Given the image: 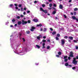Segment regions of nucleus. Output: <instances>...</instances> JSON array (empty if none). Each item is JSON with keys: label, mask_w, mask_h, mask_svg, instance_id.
Wrapping results in <instances>:
<instances>
[{"label": "nucleus", "mask_w": 78, "mask_h": 78, "mask_svg": "<svg viewBox=\"0 0 78 78\" xmlns=\"http://www.w3.org/2000/svg\"><path fill=\"white\" fill-rule=\"evenodd\" d=\"M53 6H54V7H56V4H55V3H54Z\"/></svg>", "instance_id": "obj_37"}, {"label": "nucleus", "mask_w": 78, "mask_h": 78, "mask_svg": "<svg viewBox=\"0 0 78 78\" xmlns=\"http://www.w3.org/2000/svg\"><path fill=\"white\" fill-rule=\"evenodd\" d=\"M15 8H16V9H18V7L17 6L15 7Z\"/></svg>", "instance_id": "obj_59"}, {"label": "nucleus", "mask_w": 78, "mask_h": 78, "mask_svg": "<svg viewBox=\"0 0 78 78\" xmlns=\"http://www.w3.org/2000/svg\"><path fill=\"white\" fill-rule=\"evenodd\" d=\"M25 51H27L28 49V47H26L25 48Z\"/></svg>", "instance_id": "obj_41"}, {"label": "nucleus", "mask_w": 78, "mask_h": 78, "mask_svg": "<svg viewBox=\"0 0 78 78\" xmlns=\"http://www.w3.org/2000/svg\"><path fill=\"white\" fill-rule=\"evenodd\" d=\"M42 24H41L37 25V27H42Z\"/></svg>", "instance_id": "obj_11"}, {"label": "nucleus", "mask_w": 78, "mask_h": 78, "mask_svg": "<svg viewBox=\"0 0 78 78\" xmlns=\"http://www.w3.org/2000/svg\"><path fill=\"white\" fill-rule=\"evenodd\" d=\"M21 23H22V22L21 21H18L17 22V24L19 25H21Z\"/></svg>", "instance_id": "obj_8"}, {"label": "nucleus", "mask_w": 78, "mask_h": 78, "mask_svg": "<svg viewBox=\"0 0 78 78\" xmlns=\"http://www.w3.org/2000/svg\"><path fill=\"white\" fill-rule=\"evenodd\" d=\"M45 43H43L42 46H45Z\"/></svg>", "instance_id": "obj_46"}, {"label": "nucleus", "mask_w": 78, "mask_h": 78, "mask_svg": "<svg viewBox=\"0 0 78 78\" xmlns=\"http://www.w3.org/2000/svg\"><path fill=\"white\" fill-rule=\"evenodd\" d=\"M26 33L27 34H29L30 33V32L29 31H26Z\"/></svg>", "instance_id": "obj_15"}, {"label": "nucleus", "mask_w": 78, "mask_h": 78, "mask_svg": "<svg viewBox=\"0 0 78 78\" xmlns=\"http://www.w3.org/2000/svg\"><path fill=\"white\" fill-rule=\"evenodd\" d=\"M36 47H37V48H40V47L39 46V45H36Z\"/></svg>", "instance_id": "obj_16"}, {"label": "nucleus", "mask_w": 78, "mask_h": 78, "mask_svg": "<svg viewBox=\"0 0 78 78\" xmlns=\"http://www.w3.org/2000/svg\"><path fill=\"white\" fill-rule=\"evenodd\" d=\"M68 59H69V60H70V59H71L70 57H68Z\"/></svg>", "instance_id": "obj_54"}, {"label": "nucleus", "mask_w": 78, "mask_h": 78, "mask_svg": "<svg viewBox=\"0 0 78 78\" xmlns=\"http://www.w3.org/2000/svg\"><path fill=\"white\" fill-rule=\"evenodd\" d=\"M67 61H68V59H66L64 60V62H67Z\"/></svg>", "instance_id": "obj_18"}, {"label": "nucleus", "mask_w": 78, "mask_h": 78, "mask_svg": "<svg viewBox=\"0 0 78 78\" xmlns=\"http://www.w3.org/2000/svg\"><path fill=\"white\" fill-rule=\"evenodd\" d=\"M56 13V12L55 11H53L52 13L53 14V15H54V14H55Z\"/></svg>", "instance_id": "obj_12"}, {"label": "nucleus", "mask_w": 78, "mask_h": 78, "mask_svg": "<svg viewBox=\"0 0 78 78\" xmlns=\"http://www.w3.org/2000/svg\"><path fill=\"white\" fill-rule=\"evenodd\" d=\"M57 37H60V34H57Z\"/></svg>", "instance_id": "obj_30"}, {"label": "nucleus", "mask_w": 78, "mask_h": 78, "mask_svg": "<svg viewBox=\"0 0 78 78\" xmlns=\"http://www.w3.org/2000/svg\"><path fill=\"white\" fill-rule=\"evenodd\" d=\"M67 56H65L63 58V59H67Z\"/></svg>", "instance_id": "obj_20"}, {"label": "nucleus", "mask_w": 78, "mask_h": 78, "mask_svg": "<svg viewBox=\"0 0 78 78\" xmlns=\"http://www.w3.org/2000/svg\"><path fill=\"white\" fill-rule=\"evenodd\" d=\"M73 13H74V16H76V12H73Z\"/></svg>", "instance_id": "obj_40"}, {"label": "nucleus", "mask_w": 78, "mask_h": 78, "mask_svg": "<svg viewBox=\"0 0 78 78\" xmlns=\"http://www.w3.org/2000/svg\"><path fill=\"white\" fill-rule=\"evenodd\" d=\"M16 18H17V19H20V17L19 16H17L16 17Z\"/></svg>", "instance_id": "obj_23"}, {"label": "nucleus", "mask_w": 78, "mask_h": 78, "mask_svg": "<svg viewBox=\"0 0 78 78\" xmlns=\"http://www.w3.org/2000/svg\"><path fill=\"white\" fill-rule=\"evenodd\" d=\"M27 12L28 13H30V11L29 10H28L27 11Z\"/></svg>", "instance_id": "obj_45"}, {"label": "nucleus", "mask_w": 78, "mask_h": 78, "mask_svg": "<svg viewBox=\"0 0 78 78\" xmlns=\"http://www.w3.org/2000/svg\"><path fill=\"white\" fill-rule=\"evenodd\" d=\"M56 39L57 41H58L59 40V38L57 37H56Z\"/></svg>", "instance_id": "obj_32"}, {"label": "nucleus", "mask_w": 78, "mask_h": 78, "mask_svg": "<svg viewBox=\"0 0 78 78\" xmlns=\"http://www.w3.org/2000/svg\"><path fill=\"white\" fill-rule=\"evenodd\" d=\"M42 48H45V46H43Z\"/></svg>", "instance_id": "obj_58"}, {"label": "nucleus", "mask_w": 78, "mask_h": 78, "mask_svg": "<svg viewBox=\"0 0 78 78\" xmlns=\"http://www.w3.org/2000/svg\"><path fill=\"white\" fill-rule=\"evenodd\" d=\"M76 59H78V56H76Z\"/></svg>", "instance_id": "obj_62"}, {"label": "nucleus", "mask_w": 78, "mask_h": 78, "mask_svg": "<svg viewBox=\"0 0 78 78\" xmlns=\"http://www.w3.org/2000/svg\"><path fill=\"white\" fill-rule=\"evenodd\" d=\"M56 56L57 57V58H59V55H56Z\"/></svg>", "instance_id": "obj_51"}, {"label": "nucleus", "mask_w": 78, "mask_h": 78, "mask_svg": "<svg viewBox=\"0 0 78 78\" xmlns=\"http://www.w3.org/2000/svg\"><path fill=\"white\" fill-rule=\"evenodd\" d=\"M71 15H72V16H73V12H71L70 13Z\"/></svg>", "instance_id": "obj_48"}, {"label": "nucleus", "mask_w": 78, "mask_h": 78, "mask_svg": "<svg viewBox=\"0 0 78 78\" xmlns=\"http://www.w3.org/2000/svg\"><path fill=\"white\" fill-rule=\"evenodd\" d=\"M50 48V47L49 46H48L47 47V49H48V50H49V48Z\"/></svg>", "instance_id": "obj_24"}, {"label": "nucleus", "mask_w": 78, "mask_h": 78, "mask_svg": "<svg viewBox=\"0 0 78 78\" xmlns=\"http://www.w3.org/2000/svg\"><path fill=\"white\" fill-rule=\"evenodd\" d=\"M65 40L62 39L61 40L62 44V45H64V44H65V41H64Z\"/></svg>", "instance_id": "obj_7"}, {"label": "nucleus", "mask_w": 78, "mask_h": 78, "mask_svg": "<svg viewBox=\"0 0 78 78\" xmlns=\"http://www.w3.org/2000/svg\"><path fill=\"white\" fill-rule=\"evenodd\" d=\"M60 9H62L63 8V6L61 4L59 6Z\"/></svg>", "instance_id": "obj_9"}, {"label": "nucleus", "mask_w": 78, "mask_h": 78, "mask_svg": "<svg viewBox=\"0 0 78 78\" xmlns=\"http://www.w3.org/2000/svg\"><path fill=\"white\" fill-rule=\"evenodd\" d=\"M42 7H45V4H42Z\"/></svg>", "instance_id": "obj_42"}, {"label": "nucleus", "mask_w": 78, "mask_h": 78, "mask_svg": "<svg viewBox=\"0 0 78 78\" xmlns=\"http://www.w3.org/2000/svg\"><path fill=\"white\" fill-rule=\"evenodd\" d=\"M69 3H70L72 2V0H69Z\"/></svg>", "instance_id": "obj_55"}, {"label": "nucleus", "mask_w": 78, "mask_h": 78, "mask_svg": "<svg viewBox=\"0 0 78 78\" xmlns=\"http://www.w3.org/2000/svg\"><path fill=\"white\" fill-rule=\"evenodd\" d=\"M76 69V67H74L72 68V69H73V70H75V69Z\"/></svg>", "instance_id": "obj_38"}, {"label": "nucleus", "mask_w": 78, "mask_h": 78, "mask_svg": "<svg viewBox=\"0 0 78 78\" xmlns=\"http://www.w3.org/2000/svg\"><path fill=\"white\" fill-rule=\"evenodd\" d=\"M50 30L51 31H53V28H50Z\"/></svg>", "instance_id": "obj_57"}, {"label": "nucleus", "mask_w": 78, "mask_h": 78, "mask_svg": "<svg viewBox=\"0 0 78 78\" xmlns=\"http://www.w3.org/2000/svg\"><path fill=\"white\" fill-rule=\"evenodd\" d=\"M73 52H72V51H71L70 52L69 56L70 57H72V58H73L74 57V56H73Z\"/></svg>", "instance_id": "obj_2"}, {"label": "nucleus", "mask_w": 78, "mask_h": 78, "mask_svg": "<svg viewBox=\"0 0 78 78\" xmlns=\"http://www.w3.org/2000/svg\"><path fill=\"white\" fill-rule=\"evenodd\" d=\"M33 21L34 22L37 23L38 22V19H34L33 20Z\"/></svg>", "instance_id": "obj_6"}, {"label": "nucleus", "mask_w": 78, "mask_h": 78, "mask_svg": "<svg viewBox=\"0 0 78 78\" xmlns=\"http://www.w3.org/2000/svg\"><path fill=\"white\" fill-rule=\"evenodd\" d=\"M56 34V33L55 31H54L52 33V34H53V35Z\"/></svg>", "instance_id": "obj_13"}, {"label": "nucleus", "mask_w": 78, "mask_h": 78, "mask_svg": "<svg viewBox=\"0 0 78 78\" xmlns=\"http://www.w3.org/2000/svg\"><path fill=\"white\" fill-rule=\"evenodd\" d=\"M43 39H45V38H46V37L43 36Z\"/></svg>", "instance_id": "obj_60"}, {"label": "nucleus", "mask_w": 78, "mask_h": 78, "mask_svg": "<svg viewBox=\"0 0 78 78\" xmlns=\"http://www.w3.org/2000/svg\"><path fill=\"white\" fill-rule=\"evenodd\" d=\"M42 42H44V43H45V42H46V40L43 39L42 41Z\"/></svg>", "instance_id": "obj_17"}, {"label": "nucleus", "mask_w": 78, "mask_h": 78, "mask_svg": "<svg viewBox=\"0 0 78 78\" xmlns=\"http://www.w3.org/2000/svg\"><path fill=\"white\" fill-rule=\"evenodd\" d=\"M50 7H51L52 6V4L51 3H50L49 5Z\"/></svg>", "instance_id": "obj_35"}, {"label": "nucleus", "mask_w": 78, "mask_h": 78, "mask_svg": "<svg viewBox=\"0 0 78 78\" xmlns=\"http://www.w3.org/2000/svg\"><path fill=\"white\" fill-rule=\"evenodd\" d=\"M76 49H78V47L77 46H76Z\"/></svg>", "instance_id": "obj_56"}, {"label": "nucleus", "mask_w": 78, "mask_h": 78, "mask_svg": "<svg viewBox=\"0 0 78 78\" xmlns=\"http://www.w3.org/2000/svg\"><path fill=\"white\" fill-rule=\"evenodd\" d=\"M40 10L42 11V12H43L44 13H48V12H47V10H44L43 9H42L41 7L40 8Z\"/></svg>", "instance_id": "obj_1"}, {"label": "nucleus", "mask_w": 78, "mask_h": 78, "mask_svg": "<svg viewBox=\"0 0 78 78\" xmlns=\"http://www.w3.org/2000/svg\"><path fill=\"white\" fill-rule=\"evenodd\" d=\"M22 39L23 40V42H25V39L24 38H22Z\"/></svg>", "instance_id": "obj_44"}, {"label": "nucleus", "mask_w": 78, "mask_h": 78, "mask_svg": "<svg viewBox=\"0 0 78 78\" xmlns=\"http://www.w3.org/2000/svg\"><path fill=\"white\" fill-rule=\"evenodd\" d=\"M16 21V20H15V19H13L12 20V22H15Z\"/></svg>", "instance_id": "obj_21"}, {"label": "nucleus", "mask_w": 78, "mask_h": 78, "mask_svg": "<svg viewBox=\"0 0 78 78\" xmlns=\"http://www.w3.org/2000/svg\"><path fill=\"white\" fill-rule=\"evenodd\" d=\"M63 16L65 18V19H66V18H67V16H66V15H63Z\"/></svg>", "instance_id": "obj_39"}, {"label": "nucleus", "mask_w": 78, "mask_h": 78, "mask_svg": "<svg viewBox=\"0 0 78 78\" xmlns=\"http://www.w3.org/2000/svg\"><path fill=\"white\" fill-rule=\"evenodd\" d=\"M37 39H38V40H40V38H41V37H40V36H38L37 37Z\"/></svg>", "instance_id": "obj_19"}, {"label": "nucleus", "mask_w": 78, "mask_h": 78, "mask_svg": "<svg viewBox=\"0 0 78 78\" xmlns=\"http://www.w3.org/2000/svg\"><path fill=\"white\" fill-rule=\"evenodd\" d=\"M52 9H54L55 11L56 10V9L54 7H52Z\"/></svg>", "instance_id": "obj_29"}, {"label": "nucleus", "mask_w": 78, "mask_h": 78, "mask_svg": "<svg viewBox=\"0 0 78 78\" xmlns=\"http://www.w3.org/2000/svg\"><path fill=\"white\" fill-rule=\"evenodd\" d=\"M74 41V42L75 43H77V41H76V40H73Z\"/></svg>", "instance_id": "obj_34"}, {"label": "nucleus", "mask_w": 78, "mask_h": 78, "mask_svg": "<svg viewBox=\"0 0 78 78\" xmlns=\"http://www.w3.org/2000/svg\"><path fill=\"white\" fill-rule=\"evenodd\" d=\"M12 6H13V4H10L9 5V7H12Z\"/></svg>", "instance_id": "obj_43"}, {"label": "nucleus", "mask_w": 78, "mask_h": 78, "mask_svg": "<svg viewBox=\"0 0 78 78\" xmlns=\"http://www.w3.org/2000/svg\"><path fill=\"white\" fill-rule=\"evenodd\" d=\"M58 55H61V52L59 51L58 52Z\"/></svg>", "instance_id": "obj_22"}, {"label": "nucleus", "mask_w": 78, "mask_h": 78, "mask_svg": "<svg viewBox=\"0 0 78 78\" xmlns=\"http://www.w3.org/2000/svg\"><path fill=\"white\" fill-rule=\"evenodd\" d=\"M77 63H78V61H73V63L75 66L77 64Z\"/></svg>", "instance_id": "obj_4"}, {"label": "nucleus", "mask_w": 78, "mask_h": 78, "mask_svg": "<svg viewBox=\"0 0 78 78\" xmlns=\"http://www.w3.org/2000/svg\"><path fill=\"white\" fill-rule=\"evenodd\" d=\"M22 25H24L25 24H27V21H25L24 20H22Z\"/></svg>", "instance_id": "obj_3"}, {"label": "nucleus", "mask_w": 78, "mask_h": 78, "mask_svg": "<svg viewBox=\"0 0 78 78\" xmlns=\"http://www.w3.org/2000/svg\"><path fill=\"white\" fill-rule=\"evenodd\" d=\"M26 9H27V8H24V10H25V11H26Z\"/></svg>", "instance_id": "obj_63"}, {"label": "nucleus", "mask_w": 78, "mask_h": 78, "mask_svg": "<svg viewBox=\"0 0 78 78\" xmlns=\"http://www.w3.org/2000/svg\"><path fill=\"white\" fill-rule=\"evenodd\" d=\"M15 6H17V4H15Z\"/></svg>", "instance_id": "obj_61"}, {"label": "nucleus", "mask_w": 78, "mask_h": 78, "mask_svg": "<svg viewBox=\"0 0 78 78\" xmlns=\"http://www.w3.org/2000/svg\"><path fill=\"white\" fill-rule=\"evenodd\" d=\"M44 30H43L44 32H45L47 31V29L46 28H44Z\"/></svg>", "instance_id": "obj_26"}, {"label": "nucleus", "mask_w": 78, "mask_h": 78, "mask_svg": "<svg viewBox=\"0 0 78 78\" xmlns=\"http://www.w3.org/2000/svg\"><path fill=\"white\" fill-rule=\"evenodd\" d=\"M18 6L19 7V8L21 7L22 6V4H19L18 5Z\"/></svg>", "instance_id": "obj_33"}, {"label": "nucleus", "mask_w": 78, "mask_h": 78, "mask_svg": "<svg viewBox=\"0 0 78 78\" xmlns=\"http://www.w3.org/2000/svg\"><path fill=\"white\" fill-rule=\"evenodd\" d=\"M48 2H51L52 0H48Z\"/></svg>", "instance_id": "obj_52"}, {"label": "nucleus", "mask_w": 78, "mask_h": 78, "mask_svg": "<svg viewBox=\"0 0 78 78\" xmlns=\"http://www.w3.org/2000/svg\"><path fill=\"white\" fill-rule=\"evenodd\" d=\"M36 28L32 26L31 27V28L30 29V31H34V30H35Z\"/></svg>", "instance_id": "obj_5"}, {"label": "nucleus", "mask_w": 78, "mask_h": 78, "mask_svg": "<svg viewBox=\"0 0 78 78\" xmlns=\"http://www.w3.org/2000/svg\"><path fill=\"white\" fill-rule=\"evenodd\" d=\"M48 42H50V40H47Z\"/></svg>", "instance_id": "obj_50"}, {"label": "nucleus", "mask_w": 78, "mask_h": 78, "mask_svg": "<svg viewBox=\"0 0 78 78\" xmlns=\"http://www.w3.org/2000/svg\"><path fill=\"white\" fill-rule=\"evenodd\" d=\"M68 66H69V67H72V65H68Z\"/></svg>", "instance_id": "obj_53"}, {"label": "nucleus", "mask_w": 78, "mask_h": 78, "mask_svg": "<svg viewBox=\"0 0 78 78\" xmlns=\"http://www.w3.org/2000/svg\"><path fill=\"white\" fill-rule=\"evenodd\" d=\"M39 36L40 37H41V38L42 37V35H39Z\"/></svg>", "instance_id": "obj_47"}, {"label": "nucleus", "mask_w": 78, "mask_h": 78, "mask_svg": "<svg viewBox=\"0 0 78 78\" xmlns=\"http://www.w3.org/2000/svg\"><path fill=\"white\" fill-rule=\"evenodd\" d=\"M21 11H23V8H21Z\"/></svg>", "instance_id": "obj_36"}, {"label": "nucleus", "mask_w": 78, "mask_h": 78, "mask_svg": "<svg viewBox=\"0 0 78 78\" xmlns=\"http://www.w3.org/2000/svg\"><path fill=\"white\" fill-rule=\"evenodd\" d=\"M34 3H37V1H34Z\"/></svg>", "instance_id": "obj_64"}, {"label": "nucleus", "mask_w": 78, "mask_h": 78, "mask_svg": "<svg viewBox=\"0 0 78 78\" xmlns=\"http://www.w3.org/2000/svg\"><path fill=\"white\" fill-rule=\"evenodd\" d=\"M78 10V8H76L74 9V11H77Z\"/></svg>", "instance_id": "obj_25"}, {"label": "nucleus", "mask_w": 78, "mask_h": 78, "mask_svg": "<svg viewBox=\"0 0 78 78\" xmlns=\"http://www.w3.org/2000/svg\"><path fill=\"white\" fill-rule=\"evenodd\" d=\"M21 17H24V16L22 15H21L20 16Z\"/></svg>", "instance_id": "obj_49"}, {"label": "nucleus", "mask_w": 78, "mask_h": 78, "mask_svg": "<svg viewBox=\"0 0 78 78\" xmlns=\"http://www.w3.org/2000/svg\"><path fill=\"white\" fill-rule=\"evenodd\" d=\"M64 38L65 39L66 38V39H67V38H68V37H67V36H65L64 37Z\"/></svg>", "instance_id": "obj_31"}, {"label": "nucleus", "mask_w": 78, "mask_h": 78, "mask_svg": "<svg viewBox=\"0 0 78 78\" xmlns=\"http://www.w3.org/2000/svg\"><path fill=\"white\" fill-rule=\"evenodd\" d=\"M65 65V66H69V63H66Z\"/></svg>", "instance_id": "obj_14"}, {"label": "nucleus", "mask_w": 78, "mask_h": 78, "mask_svg": "<svg viewBox=\"0 0 78 78\" xmlns=\"http://www.w3.org/2000/svg\"><path fill=\"white\" fill-rule=\"evenodd\" d=\"M73 58V61H76V58Z\"/></svg>", "instance_id": "obj_28"}, {"label": "nucleus", "mask_w": 78, "mask_h": 78, "mask_svg": "<svg viewBox=\"0 0 78 78\" xmlns=\"http://www.w3.org/2000/svg\"><path fill=\"white\" fill-rule=\"evenodd\" d=\"M27 22L28 23H31V21H30V20H28Z\"/></svg>", "instance_id": "obj_27"}, {"label": "nucleus", "mask_w": 78, "mask_h": 78, "mask_svg": "<svg viewBox=\"0 0 78 78\" xmlns=\"http://www.w3.org/2000/svg\"><path fill=\"white\" fill-rule=\"evenodd\" d=\"M69 39H70V40H73V37H69Z\"/></svg>", "instance_id": "obj_10"}]
</instances>
